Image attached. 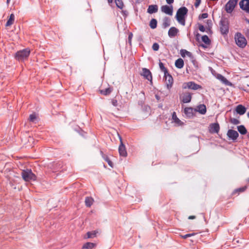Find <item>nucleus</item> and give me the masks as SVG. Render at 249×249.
<instances>
[{
  "label": "nucleus",
  "instance_id": "f257e3e1",
  "mask_svg": "<svg viewBox=\"0 0 249 249\" xmlns=\"http://www.w3.org/2000/svg\"><path fill=\"white\" fill-rule=\"evenodd\" d=\"M188 12V9L184 6L180 7L177 12L176 19L178 23L183 26L185 25V18L187 15Z\"/></svg>",
  "mask_w": 249,
  "mask_h": 249
},
{
  "label": "nucleus",
  "instance_id": "f03ea898",
  "mask_svg": "<svg viewBox=\"0 0 249 249\" xmlns=\"http://www.w3.org/2000/svg\"><path fill=\"white\" fill-rule=\"evenodd\" d=\"M30 54V50L29 48H25L18 51L15 54V58L18 61H23L27 59Z\"/></svg>",
  "mask_w": 249,
  "mask_h": 249
},
{
  "label": "nucleus",
  "instance_id": "7ed1b4c3",
  "mask_svg": "<svg viewBox=\"0 0 249 249\" xmlns=\"http://www.w3.org/2000/svg\"><path fill=\"white\" fill-rule=\"evenodd\" d=\"M21 175L25 181H35L37 178L36 176L32 172L31 169L23 170Z\"/></svg>",
  "mask_w": 249,
  "mask_h": 249
},
{
  "label": "nucleus",
  "instance_id": "20e7f679",
  "mask_svg": "<svg viewBox=\"0 0 249 249\" xmlns=\"http://www.w3.org/2000/svg\"><path fill=\"white\" fill-rule=\"evenodd\" d=\"M234 39L236 45L241 48H244L247 44V41L245 36L240 33H237L235 35Z\"/></svg>",
  "mask_w": 249,
  "mask_h": 249
},
{
  "label": "nucleus",
  "instance_id": "39448f33",
  "mask_svg": "<svg viewBox=\"0 0 249 249\" xmlns=\"http://www.w3.org/2000/svg\"><path fill=\"white\" fill-rule=\"evenodd\" d=\"M220 29L221 33L222 35H227L229 33V20L226 18H221L220 23Z\"/></svg>",
  "mask_w": 249,
  "mask_h": 249
},
{
  "label": "nucleus",
  "instance_id": "423d86ee",
  "mask_svg": "<svg viewBox=\"0 0 249 249\" xmlns=\"http://www.w3.org/2000/svg\"><path fill=\"white\" fill-rule=\"evenodd\" d=\"M201 86L195 83L194 82H188L184 83L182 85V88L183 89H191L193 90H197L201 89Z\"/></svg>",
  "mask_w": 249,
  "mask_h": 249
},
{
  "label": "nucleus",
  "instance_id": "0eeeda50",
  "mask_svg": "<svg viewBox=\"0 0 249 249\" xmlns=\"http://www.w3.org/2000/svg\"><path fill=\"white\" fill-rule=\"evenodd\" d=\"M238 2V0H229L225 5V10L228 13H231Z\"/></svg>",
  "mask_w": 249,
  "mask_h": 249
},
{
  "label": "nucleus",
  "instance_id": "6e6552de",
  "mask_svg": "<svg viewBox=\"0 0 249 249\" xmlns=\"http://www.w3.org/2000/svg\"><path fill=\"white\" fill-rule=\"evenodd\" d=\"M119 140L120 141V144L119 147V153L121 156L125 157L127 156V152L124 144L123 142L122 138L120 135H119Z\"/></svg>",
  "mask_w": 249,
  "mask_h": 249
},
{
  "label": "nucleus",
  "instance_id": "1a4fd4ad",
  "mask_svg": "<svg viewBox=\"0 0 249 249\" xmlns=\"http://www.w3.org/2000/svg\"><path fill=\"white\" fill-rule=\"evenodd\" d=\"M164 78L165 79V82L166 83L167 89H170L172 87L174 82L173 77L168 72L166 75L164 74Z\"/></svg>",
  "mask_w": 249,
  "mask_h": 249
},
{
  "label": "nucleus",
  "instance_id": "9d476101",
  "mask_svg": "<svg viewBox=\"0 0 249 249\" xmlns=\"http://www.w3.org/2000/svg\"><path fill=\"white\" fill-rule=\"evenodd\" d=\"M227 135L229 140H232L233 142H235L239 137V134L237 131L232 130H228Z\"/></svg>",
  "mask_w": 249,
  "mask_h": 249
},
{
  "label": "nucleus",
  "instance_id": "9b49d317",
  "mask_svg": "<svg viewBox=\"0 0 249 249\" xmlns=\"http://www.w3.org/2000/svg\"><path fill=\"white\" fill-rule=\"evenodd\" d=\"M141 75L143 76V77L147 80L152 82V75L149 70L146 68H142Z\"/></svg>",
  "mask_w": 249,
  "mask_h": 249
},
{
  "label": "nucleus",
  "instance_id": "f8f14e48",
  "mask_svg": "<svg viewBox=\"0 0 249 249\" xmlns=\"http://www.w3.org/2000/svg\"><path fill=\"white\" fill-rule=\"evenodd\" d=\"M239 6L241 9L249 13V0H241Z\"/></svg>",
  "mask_w": 249,
  "mask_h": 249
},
{
  "label": "nucleus",
  "instance_id": "ddd939ff",
  "mask_svg": "<svg viewBox=\"0 0 249 249\" xmlns=\"http://www.w3.org/2000/svg\"><path fill=\"white\" fill-rule=\"evenodd\" d=\"M181 101L183 103H190L192 99V94L187 92L183 93L180 98Z\"/></svg>",
  "mask_w": 249,
  "mask_h": 249
},
{
  "label": "nucleus",
  "instance_id": "4468645a",
  "mask_svg": "<svg viewBox=\"0 0 249 249\" xmlns=\"http://www.w3.org/2000/svg\"><path fill=\"white\" fill-rule=\"evenodd\" d=\"M184 112L186 115L187 117L189 118H193L196 113L195 108L191 107H186L184 109Z\"/></svg>",
  "mask_w": 249,
  "mask_h": 249
},
{
  "label": "nucleus",
  "instance_id": "2eb2a0df",
  "mask_svg": "<svg viewBox=\"0 0 249 249\" xmlns=\"http://www.w3.org/2000/svg\"><path fill=\"white\" fill-rule=\"evenodd\" d=\"M161 10L162 12L171 16L173 14V8L172 5L170 6L165 5L161 7Z\"/></svg>",
  "mask_w": 249,
  "mask_h": 249
},
{
  "label": "nucleus",
  "instance_id": "dca6fc26",
  "mask_svg": "<svg viewBox=\"0 0 249 249\" xmlns=\"http://www.w3.org/2000/svg\"><path fill=\"white\" fill-rule=\"evenodd\" d=\"M220 129L218 123H213L210 125L209 130L211 133H217Z\"/></svg>",
  "mask_w": 249,
  "mask_h": 249
},
{
  "label": "nucleus",
  "instance_id": "f3484780",
  "mask_svg": "<svg viewBox=\"0 0 249 249\" xmlns=\"http://www.w3.org/2000/svg\"><path fill=\"white\" fill-rule=\"evenodd\" d=\"M195 110L196 111V112H198L202 115H204L206 113L207 108L205 105L200 104L197 106L195 108Z\"/></svg>",
  "mask_w": 249,
  "mask_h": 249
},
{
  "label": "nucleus",
  "instance_id": "a211bd4d",
  "mask_svg": "<svg viewBox=\"0 0 249 249\" xmlns=\"http://www.w3.org/2000/svg\"><path fill=\"white\" fill-rule=\"evenodd\" d=\"M246 108L242 105H238L235 108L237 113L240 115L244 114L246 113Z\"/></svg>",
  "mask_w": 249,
  "mask_h": 249
},
{
  "label": "nucleus",
  "instance_id": "6ab92c4d",
  "mask_svg": "<svg viewBox=\"0 0 249 249\" xmlns=\"http://www.w3.org/2000/svg\"><path fill=\"white\" fill-rule=\"evenodd\" d=\"M178 32L179 30L177 28L175 27H172L169 29L168 31V36L170 37H174L177 35Z\"/></svg>",
  "mask_w": 249,
  "mask_h": 249
},
{
  "label": "nucleus",
  "instance_id": "aec40b11",
  "mask_svg": "<svg viewBox=\"0 0 249 249\" xmlns=\"http://www.w3.org/2000/svg\"><path fill=\"white\" fill-rule=\"evenodd\" d=\"M158 11V6L156 4L150 5L147 9V13L152 14L157 13Z\"/></svg>",
  "mask_w": 249,
  "mask_h": 249
},
{
  "label": "nucleus",
  "instance_id": "412c9836",
  "mask_svg": "<svg viewBox=\"0 0 249 249\" xmlns=\"http://www.w3.org/2000/svg\"><path fill=\"white\" fill-rule=\"evenodd\" d=\"M170 25V19L168 17H165L163 19L162 27L165 29Z\"/></svg>",
  "mask_w": 249,
  "mask_h": 249
},
{
  "label": "nucleus",
  "instance_id": "4be33fe9",
  "mask_svg": "<svg viewBox=\"0 0 249 249\" xmlns=\"http://www.w3.org/2000/svg\"><path fill=\"white\" fill-rule=\"evenodd\" d=\"M175 65L177 68L181 69L183 67L184 63L182 59L178 58L176 60Z\"/></svg>",
  "mask_w": 249,
  "mask_h": 249
},
{
  "label": "nucleus",
  "instance_id": "5701e85b",
  "mask_svg": "<svg viewBox=\"0 0 249 249\" xmlns=\"http://www.w3.org/2000/svg\"><path fill=\"white\" fill-rule=\"evenodd\" d=\"M218 79L220 80L223 83L226 85H230V82L222 75L218 74L217 76Z\"/></svg>",
  "mask_w": 249,
  "mask_h": 249
},
{
  "label": "nucleus",
  "instance_id": "b1692460",
  "mask_svg": "<svg viewBox=\"0 0 249 249\" xmlns=\"http://www.w3.org/2000/svg\"><path fill=\"white\" fill-rule=\"evenodd\" d=\"M238 131L241 135H245L247 133V130L244 125H240L237 127Z\"/></svg>",
  "mask_w": 249,
  "mask_h": 249
},
{
  "label": "nucleus",
  "instance_id": "393cba45",
  "mask_svg": "<svg viewBox=\"0 0 249 249\" xmlns=\"http://www.w3.org/2000/svg\"><path fill=\"white\" fill-rule=\"evenodd\" d=\"M101 154H102V158L104 159V160L106 161L109 166H110L111 167H113V164L112 162L110 160L109 158L108 157V156L105 154H104L103 152L102 151H101Z\"/></svg>",
  "mask_w": 249,
  "mask_h": 249
},
{
  "label": "nucleus",
  "instance_id": "a878e982",
  "mask_svg": "<svg viewBox=\"0 0 249 249\" xmlns=\"http://www.w3.org/2000/svg\"><path fill=\"white\" fill-rule=\"evenodd\" d=\"M97 232L95 231H89L87 233L86 235L85 236L84 238L85 239L88 238H92L96 236Z\"/></svg>",
  "mask_w": 249,
  "mask_h": 249
},
{
  "label": "nucleus",
  "instance_id": "bb28decb",
  "mask_svg": "<svg viewBox=\"0 0 249 249\" xmlns=\"http://www.w3.org/2000/svg\"><path fill=\"white\" fill-rule=\"evenodd\" d=\"M172 116V119L176 124H178V125H180L182 124H183L182 122L177 117L176 113L175 112H173Z\"/></svg>",
  "mask_w": 249,
  "mask_h": 249
},
{
  "label": "nucleus",
  "instance_id": "cd10ccee",
  "mask_svg": "<svg viewBox=\"0 0 249 249\" xmlns=\"http://www.w3.org/2000/svg\"><path fill=\"white\" fill-rule=\"evenodd\" d=\"M14 20H15V15H14V14H11L9 16V18L8 19V20L5 24V26H9L12 25L14 23Z\"/></svg>",
  "mask_w": 249,
  "mask_h": 249
},
{
  "label": "nucleus",
  "instance_id": "c85d7f7f",
  "mask_svg": "<svg viewBox=\"0 0 249 249\" xmlns=\"http://www.w3.org/2000/svg\"><path fill=\"white\" fill-rule=\"evenodd\" d=\"M95 246V244L91 242H87L84 244L82 247V249H92Z\"/></svg>",
  "mask_w": 249,
  "mask_h": 249
},
{
  "label": "nucleus",
  "instance_id": "c756f323",
  "mask_svg": "<svg viewBox=\"0 0 249 249\" xmlns=\"http://www.w3.org/2000/svg\"><path fill=\"white\" fill-rule=\"evenodd\" d=\"M112 90V88H108L100 90L101 94L104 95H108L110 94Z\"/></svg>",
  "mask_w": 249,
  "mask_h": 249
},
{
  "label": "nucleus",
  "instance_id": "7c9ffc66",
  "mask_svg": "<svg viewBox=\"0 0 249 249\" xmlns=\"http://www.w3.org/2000/svg\"><path fill=\"white\" fill-rule=\"evenodd\" d=\"M93 201L92 198L86 197L85 201L86 206L88 207H90L92 205Z\"/></svg>",
  "mask_w": 249,
  "mask_h": 249
},
{
  "label": "nucleus",
  "instance_id": "2f4dec72",
  "mask_svg": "<svg viewBox=\"0 0 249 249\" xmlns=\"http://www.w3.org/2000/svg\"><path fill=\"white\" fill-rule=\"evenodd\" d=\"M149 26L152 29L156 28L157 26V20L155 18H152L149 23Z\"/></svg>",
  "mask_w": 249,
  "mask_h": 249
},
{
  "label": "nucleus",
  "instance_id": "473e14b6",
  "mask_svg": "<svg viewBox=\"0 0 249 249\" xmlns=\"http://www.w3.org/2000/svg\"><path fill=\"white\" fill-rule=\"evenodd\" d=\"M159 67L160 70L164 72V75H166L168 72L167 69L164 67L163 63L160 62Z\"/></svg>",
  "mask_w": 249,
  "mask_h": 249
},
{
  "label": "nucleus",
  "instance_id": "72a5a7b5",
  "mask_svg": "<svg viewBox=\"0 0 249 249\" xmlns=\"http://www.w3.org/2000/svg\"><path fill=\"white\" fill-rule=\"evenodd\" d=\"M202 41L206 44H209L211 40L207 35H204L201 37Z\"/></svg>",
  "mask_w": 249,
  "mask_h": 249
},
{
  "label": "nucleus",
  "instance_id": "f704fd0d",
  "mask_svg": "<svg viewBox=\"0 0 249 249\" xmlns=\"http://www.w3.org/2000/svg\"><path fill=\"white\" fill-rule=\"evenodd\" d=\"M116 6L121 9L124 7V3L122 0H115Z\"/></svg>",
  "mask_w": 249,
  "mask_h": 249
},
{
  "label": "nucleus",
  "instance_id": "c9c22d12",
  "mask_svg": "<svg viewBox=\"0 0 249 249\" xmlns=\"http://www.w3.org/2000/svg\"><path fill=\"white\" fill-rule=\"evenodd\" d=\"M230 122L233 124H238L240 123V122L239 120H238L237 119L233 118H230Z\"/></svg>",
  "mask_w": 249,
  "mask_h": 249
},
{
  "label": "nucleus",
  "instance_id": "e433bc0d",
  "mask_svg": "<svg viewBox=\"0 0 249 249\" xmlns=\"http://www.w3.org/2000/svg\"><path fill=\"white\" fill-rule=\"evenodd\" d=\"M152 49L155 51H157L159 49V45L158 43H154L152 45Z\"/></svg>",
  "mask_w": 249,
  "mask_h": 249
},
{
  "label": "nucleus",
  "instance_id": "4c0bfd02",
  "mask_svg": "<svg viewBox=\"0 0 249 249\" xmlns=\"http://www.w3.org/2000/svg\"><path fill=\"white\" fill-rule=\"evenodd\" d=\"M36 117L35 114L33 113L30 115L29 116V120L30 121L34 122L35 120L36 119Z\"/></svg>",
  "mask_w": 249,
  "mask_h": 249
},
{
  "label": "nucleus",
  "instance_id": "58836bf2",
  "mask_svg": "<svg viewBox=\"0 0 249 249\" xmlns=\"http://www.w3.org/2000/svg\"><path fill=\"white\" fill-rule=\"evenodd\" d=\"M247 189V186H245L239 188L235 190V192H243Z\"/></svg>",
  "mask_w": 249,
  "mask_h": 249
},
{
  "label": "nucleus",
  "instance_id": "ea45409f",
  "mask_svg": "<svg viewBox=\"0 0 249 249\" xmlns=\"http://www.w3.org/2000/svg\"><path fill=\"white\" fill-rule=\"evenodd\" d=\"M208 17V14L206 13H202V14L200 15L199 16V18L201 19H204L207 18Z\"/></svg>",
  "mask_w": 249,
  "mask_h": 249
},
{
  "label": "nucleus",
  "instance_id": "a19ab883",
  "mask_svg": "<svg viewBox=\"0 0 249 249\" xmlns=\"http://www.w3.org/2000/svg\"><path fill=\"white\" fill-rule=\"evenodd\" d=\"M111 104L114 107H117L118 105V101L116 99H112L111 100Z\"/></svg>",
  "mask_w": 249,
  "mask_h": 249
},
{
  "label": "nucleus",
  "instance_id": "79ce46f5",
  "mask_svg": "<svg viewBox=\"0 0 249 249\" xmlns=\"http://www.w3.org/2000/svg\"><path fill=\"white\" fill-rule=\"evenodd\" d=\"M195 234V233H189V234H186L184 235H183L182 236V237L183 238V239H186L188 237H191L192 236H193Z\"/></svg>",
  "mask_w": 249,
  "mask_h": 249
},
{
  "label": "nucleus",
  "instance_id": "37998d69",
  "mask_svg": "<svg viewBox=\"0 0 249 249\" xmlns=\"http://www.w3.org/2000/svg\"><path fill=\"white\" fill-rule=\"evenodd\" d=\"M198 28L200 31L202 32H204L205 31V28L203 25L199 24L198 26Z\"/></svg>",
  "mask_w": 249,
  "mask_h": 249
},
{
  "label": "nucleus",
  "instance_id": "c03bdc74",
  "mask_svg": "<svg viewBox=\"0 0 249 249\" xmlns=\"http://www.w3.org/2000/svg\"><path fill=\"white\" fill-rule=\"evenodd\" d=\"M196 0V1H195L194 5L196 8H197L200 5L201 0Z\"/></svg>",
  "mask_w": 249,
  "mask_h": 249
},
{
  "label": "nucleus",
  "instance_id": "a18cd8bd",
  "mask_svg": "<svg viewBox=\"0 0 249 249\" xmlns=\"http://www.w3.org/2000/svg\"><path fill=\"white\" fill-rule=\"evenodd\" d=\"M184 51H186V50H184V49H181L180 51V55H181V56L182 57H184L186 55V52H185Z\"/></svg>",
  "mask_w": 249,
  "mask_h": 249
},
{
  "label": "nucleus",
  "instance_id": "49530a36",
  "mask_svg": "<svg viewBox=\"0 0 249 249\" xmlns=\"http://www.w3.org/2000/svg\"><path fill=\"white\" fill-rule=\"evenodd\" d=\"M195 36H196V39L197 41L199 42V38L200 37V35L196 32V34H195Z\"/></svg>",
  "mask_w": 249,
  "mask_h": 249
},
{
  "label": "nucleus",
  "instance_id": "de8ad7c7",
  "mask_svg": "<svg viewBox=\"0 0 249 249\" xmlns=\"http://www.w3.org/2000/svg\"><path fill=\"white\" fill-rule=\"evenodd\" d=\"M132 36H133L132 33H130L129 34V35H128V41H129V43H131Z\"/></svg>",
  "mask_w": 249,
  "mask_h": 249
},
{
  "label": "nucleus",
  "instance_id": "09e8293b",
  "mask_svg": "<svg viewBox=\"0 0 249 249\" xmlns=\"http://www.w3.org/2000/svg\"><path fill=\"white\" fill-rule=\"evenodd\" d=\"M239 243V240H238L237 239H234L232 240V244L234 245H236V244H238Z\"/></svg>",
  "mask_w": 249,
  "mask_h": 249
},
{
  "label": "nucleus",
  "instance_id": "8fccbe9b",
  "mask_svg": "<svg viewBox=\"0 0 249 249\" xmlns=\"http://www.w3.org/2000/svg\"><path fill=\"white\" fill-rule=\"evenodd\" d=\"M185 52H186V54L189 56V57H191L192 55V53L190 52H188L187 51V50L186 51H184Z\"/></svg>",
  "mask_w": 249,
  "mask_h": 249
},
{
  "label": "nucleus",
  "instance_id": "3c124183",
  "mask_svg": "<svg viewBox=\"0 0 249 249\" xmlns=\"http://www.w3.org/2000/svg\"><path fill=\"white\" fill-rule=\"evenodd\" d=\"M166 1L168 4H171L174 2V0H166Z\"/></svg>",
  "mask_w": 249,
  "mask_h": 249
},
{
  "label": "nucleus",
  "instance_id": "603ef678",
  "mask_svg": "<svg viewBox=\"0 0 249 249\" xmlns=\"http://www.w3.org/2000/svg\"><path fill=\"white\" fill-rule=\"evenodd\" d=\"M196 218V216H193V215H191V216H190L188 218L189 219H195Z\"/></svg>",
  "mask_w": 249,
  "mask_h": 249
},
{
  "label": "nucleus",
  "instance_id": "864d4df0",
  "mask_svg": "<svg viewBox=\"0 0 249 249\" xmlns=\"http://www.w3.org/2000/svg\"><path fill=\"white\" fill-rule=\"evenodd\" d=\"M143 0H136V3H140L141 2H142Z\"/></svg>",
  "mask_w": 249,
  "mask_h": 249
},
{
  "label": "nucleus",
  "instance_id": "5fc2aeb1",
  "mask_svg": "<svg viewBox=\"0 0 249 249\" xmlns=\"http://www.w3.org/2000/svg\"><path fill=\"white\" fill-rule=\"evenodd\" d=\"M124 15H127V12L126 11H122Z\"/></svg>",
  "mask_w": 249,
  "mask_h": 249
},
{
  "label": "nucleus",
  "instance_id": "6e6d98bb",
  "mask_svg": "<svg viewBox=\"0 0 249 249\" xmlns=\"http://www.w3.org/2000/svg\"><path fill=\"white\" fill-rule=\"evenodd\" d=\"M155 97H156V99H157L158 100H159L160 99V97L159 96H158V95H156Z\"/></svg>",
  "mask_w": 249,
  "mask_h": 249
},
{
  "label": "nucleus",
  "instance_id": "4d7b16f0",
  "mask_svg": "<svg viewBox=\"0 0 249 249\" xmlns=\"http://www.w3.org/2000/svg\"><path fill=\"white\" fill-rule=\"evenodd\" d=\"M200 46L202 47L203 48H206V46L204 44H201Z\"/></svg>",
  "mask_w": 249,
  "mask_h": 249
},
{
  "label": "nucleus",
  "instance_id": "13d9d810",
  "mask_svg": "<svg viewBox=\"0 0 249 249\" xmlns=\"http://www.w3.org/2000/svg\"><path fill=\"white\" fill-rule=\"evenodd\" d=\"M109 3H112L113 1V0H107Z\"/></svg>",
  "mask_w": 249,
  "mask_h": 249
},
{
  "label": "nucleus",
  "instance_id": "bf43d9fd",
  "mask_svg": "<svg viewBox=\"0 0 249 249\" xmlns=\"http://www.w3.org/2000/svg\"><path fill=\"white\" fill-rule=\"evenodd\" d=\"M10 0H7V1H6L7 3V4H9V2H10Z\"/></svg>",
  "mask_w": 249,
  "mask_h": 249
},
{
  "label": "nucleus",
  "instance_id": "052dcab7",
  "mask_svg": "<svg viewBox=\"0 0 249 249\" xmlns=\"http://www.w3.org/2000/svg\"><path fill=\"white\" fill-rule=\"evenodd\" d=\"M246 21L248 23H249V19L246 18Z\"/></svg>",
  "mask_w": 249,
  "mask_h": 249
},
{
  "label": "nucleus",
  "instance_id": "680f3d73",
  "mask_svg": "<svg viewBox=\"0 0 249 249\" xmlns=\"http://www.w3.org/2000/svg\"><path fill=\"white\" fill-rule=\"evenodd\" d=\"M162 107V105H159V107H160L161 108V107Z\"/></svg>",
  "mask_w": 249,
  "mask_h": 249
},
{
  "label": "nucleus",
  "instance_id": "e2e57ef3",
  "mask_svg": "<svg viewBox=\"0 0 249 249\" xmlns=\"http://www.w3.org/2000/svg\"><path fill=\"white\" fill-rule=\"evenodd\" d=\"M247 117L249 118V111L247 113Z\"/></svg>",
  "mask_w": 249,
  "mask_h": 249
},
{
  "label": "nucleus",
  "instance_id": "0e129e2a",
  "mask_svg": "<svg viewBox=\"0 0 249 249\" xmlns=\"http://www.w3.org/2000/svg\"><path fill=\"white\" fill-rule=\"evenodd\" d=\"M247 137H248V138H249V132L247 134Z\"/></svg>",
  "mask_w": 249,
  "mask_h": 249
},
{
  "label": "nucleus",
  "instance_id": "69168bd1",
  "mask_svg": "<svg viewBox=\"0 0 249 249\" xmlns=\"http://www.w3.org/2000/svg\"><path fill=\"white\" fill-rule=\"evenodd\" d=\"M247 181L249 182V178L247 179Z\"/></svg>",
  "mask_w": 249,
  "mask_h": 249
}]
</instances>
